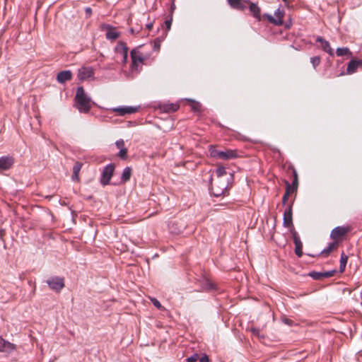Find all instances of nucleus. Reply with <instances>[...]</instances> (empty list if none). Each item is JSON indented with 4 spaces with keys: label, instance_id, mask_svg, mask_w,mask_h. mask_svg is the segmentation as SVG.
<instances>
[{
    "label": "nucleus",
    "instance_id": "f257e3e1",
    "mask_svg": "<svg viewBox=\"0 0 362 362\" xmlns=\"http://www.w3.org/2000/svg\"><path fill=\"white\" fill-rule=\"evenodd\" d=\"M233 180V174H230V177L227 180L223 179L217 180L216 182L211 183L210 191L211 194L216 197L221 195H226L228 194V187L230 182Z\"/></svg>",
    "mask_w": 362,
    "mask_h": 362
},
{
    "label": "nucleus",
    "instance_id": "f03ea898",
    "mask_svg": "<svg viewBox=\"0 0 362 362\" xmlns=\"http://www.w3.org/2000/svg\"><path fill=\"white\" fill-rule=\"evenodd\" d=\"M76 107L80 112L88 113L90 110V98L88 97L83 88L79 86L77 88L75 96Z\"/></svg>",
    "mask_w": 362,
    "mask_h": 362
},
{
    "label": "nucleus",
    "instance_id": "7ed1b4c3",
    "mask_svg": "<svg viewBox=\"0 0 362 362\" xmlns=\"http://www.w3.org/2000/svg\"><path fill=\"white\" fill-rule=\"evenodd\" d=\"M210 156L213 158H218L221 160H230L238 157L236 151L226 149V151H219L214 146H209Z\"/></svg>",
    "mask_w": 362,
    "mask_h": 362
},
{
    "label": "nucleus",
    "instance_id": "20e7f679",
    "mask_svg": "<svg viewBox=\"0 0 362 362\" xmlns=\"http://www.w3.org/2000/svg\"><path fill=\"white\" fill-rule=\"evenodd\" d=\"M115 168L113 163H110L103 168L100 179L102 185L105 186L110 184V181L115 172Z\"/></svg>",
    "mask_w": 362,
    "mask_h": 362
},
{
    "label": "nucleus",
    "instance_id": "39448f33",
    "mask_svg": "<svg viewBox=\"0 0 362 362\" xmlns=\"http://www.w3.org/2000/svg\"><path fill=\"white\" fill-rule=\"evenodd\" d=\"M49 287L56 291L59 292L64 287V279L60 276H51L46 281Z\"/></svg>",
    "mask_w": 362,
    "mask_h": 362
},
{
    "label": "nucleus",
    "instance_id": "423d86ee",
    "mask_svg": "<svg viewBox=\"0 0 362 362\" xmlns=\"http://www.w3.org/2000/svg\"><path fill=\"white\" fill-rule=\"evenodd\" d=\"M274 15L276 18L273 17L272 15L269 13H264V18L267 19L268 21L275 25H283V18L284 16V9L277 8L275 12Z\"/></svg>",
    "mask_w": 362,
    "mask_h": 362
},
{
    "label": "nucleus",
    "instance_id": "0eeeda50",
    "mask_svg": "<svg viewBox=\"0 0 362 362\" xmlns=\"http://www.w3.org/2000/svg\"><path fill=\"white\" fill-rule=\"evenodd\" d=\"M15 163V159L11 156L0 157V173L11 169Z\"/></svg>",
    "mask_w": 362,
    "mask_h": 362
},
{
    "label": "nucleus",
    "instance_id": "6e6552de",
    "mask_svg": "<svg viewBox=\"0 0 362 362\" xmlns=\"http://www.w3.org/2000/svg\"><path fill=\"white\" fill-rule=\"evenodd\" d=\"M284 226L290 228V231L293 233L294 230L293 220H292V208L289 206L287 210L284 214Z\"/></svg>",
    "mask_w": 362,
    "mask_h": 362
},
{
    "label": "nucleus",
    "instance_id": "1a4fd4ad",
    "mask_svg": "<svg viewBox=\"0 0 362 362\" xmlns=\"http://www.w3.org/2000/svg\"><path fill=\"white\" fill-rule=\"evenodd\" d=\"M94 76V71L90 66H82L78 71V78L80 81H84Z\"/></svg>",
    "mask_w": 362,
    "mask_h": 362
},
{
    "label": "nucleus",
    "instance_id": "9d476101",
    "mask_svg": "<svg viewBox=\"0 0 362 362\" xmlns=\"http://www.w3.org/2000/svg\"><path fill=\"white\" fill-rule=\"evenodd\" d=\"M292 236L295 244V253L298 257H300L303 255V243L296 230H293Z\"/></svg>",
    "mask_w": 362,
    "mask_h": 362
},
{
    "label": "nucleus",
    "instance_id": "9b49d317",
    "mask_svg": "<svg viewBox=\"0 0 362 362\" xmlns=\"http://www.w3.org/2000/svg\"><path fill=\"white\" fill-rule=\"evenodd\" d=\"M348 231V228L337 226L331 231L330 238L333 240H337L345 235Z\"/></svg>",
    "mask_w": 362,
    "mask_h": 362
},
{
    "label": "nucleus",
    "instance_id": "f8f14e48",
    "mask_svg": "<svg viewBox=\"0 0 362 362\" xmlns=\"http://www.w3.org/2000/svg\"><path fill=\"white\" fill-rule=\"evenodd\" d=\"M131 58L133 67L137 66L139 64L143 63L144 61L143 54L140 53L136 49H134L131 51Z\"/></svg>",
    "mask_w": 362,
    "mask_h": 362
},
{
    "label": "nucleus",
    "instance_id": "ddd939ff",
    "mask_svg": "<svg viewBox=\"0 0 362 362\" xmlns=\"http://www.w3.org/2000/svg\"><path fill=\"white\" fill-rule=\"evenodd\" d=\"M316 41L317 42L321 43V47L323 49V51H325V52L328 53L332 57L334 56V51H333L332 48L331 47L330 44H329V42L328 41L325 40L321 36H317L316 37Z\"/></svg>",
    "mask_w": 362,
    "mask_h": 362
},
{
    "label": "nucleus",
    "instance_id": "4468645a",
    "mask_svg": "<svg viewBox=\"0 0 362 362\" xmlns=\"http://www.w3.org/2000/svg\"><path fill=\"white\" fill-rule=\"evenodd\" d=\"M199 285L202 288V291H212L216 288L215 285L208 279L202 277L198 280Z\"/></svg>",
    "mask_w": 362,
    "mask_h": 362
},
{
    "label": "nucleus",
    "instance_id": "2eb2a0df",
    "mask_svg": "<svg viewBox=\"0 0 362 362\" xmlns=\"http://www.w3.org/2000/svg\"><path fill=\"white\" fill-rule=\"evenodd\" d=\"M72 78V73L69 70L62 71L57 74V80L60 83H64Z\"/></svg>",
    "mask_w": 362,
    "mask_h": 362
},
{
    "label": "nucleus",
    "instance_id": "dca6fc26",
    "mask_svg": "<svg viewBox=\"0 0 362 362\" xmlns=\"http://www.w3.org/2000/svg\"><path fill=\"white\" fill-rule=\"evenodd\" d=\"M16 349L15 344L1 338L0 352H11Z\"/></svg>",
    "mask_w": 362,
    "mask_h": 362
},
{
    "label": "nucleus",
    "instance_id": "f3484780",
    "mask_svg": "<svg viewBox=\"0 0 362 362\" xmlns=\"http://www.w3.org/2000/svg\"><path fill=\"white\" fill-rule=\"evenodd\" d=\"M115 112L119 113V115L124 116L127 114H132L138 110V107L132 106L119 107L113 110Z\"/></svg>",
    "mask_w": 362,
    "mask_h": 362
},
{
    "label": "nucleus",
    "instance_id": "a211bd4d",
    "mask_svg": "<svg viewBox=\"0 0 362 362\" xmlns=\"http://www.w3.org/2000/svg\"><path fill=\"white\" fill-rule=\"evenodd\" d=\"M362 66V60L351 59L347 65L346 71L349 74L355 73L358 66Z\"/></svg>",
    "mask_w": 362,
    "mask_h": 362
},
{
    "label": "nucleus",
    "instance_id": "6ab92c4d",
    "mask_svg": "<svg viewBox=\"0 0 362 362\" xmlns=\"http://www.w3.org/2000/svg\"><path fill=\"white\" fill-rule=\"evenodd\" d=\"M83 166V163L78 161H76L73 166V174L71 176V180L74 182L79 181V173Z\"/></svg>",
    "mask_w": 362,
    "mask_h": 362
},
{
    "label": "nucleus",
    "instance_id": "aec40b11",
    "mask_svg": "<svg viewBox=\"0 0 362 362\" xmlns=\"http://www.w3.org/2000/svg\"><path fill=\"white\" fill-rule=\"evenodd\" d=\"M250 11L255 18H257L258 21L261 20L260 8L257 6V4L250 2Z\"/></svg>",
    "mask_w": 362,
    "mask_h": 362
},
{
    "label": "nucleus",
    "instance_id": "412c9836",
    "mask_svg": "<svg viewBox=\"0 0 362 362\" xmlns=\"http://www.w3.org/2000/svg\"><path fill=\"white\" fill-rule=\"evenodd\" d=\"M132 170L130 167H126L123 170L122 175H121V182L122 183L124 184L130 180L131 176H132Z\"/></svg>",
    "mask_w": 362,
    "mask_h": 362
},
{
    "label": "nucleus",
    "instance_id": "4be33fe9",
    "mask_svg": "<svg viewBox=\"0 0 362 362\" xmlns=\"http://www.w3.org/2000/svg\"><path fill=\"white\" fill-rule=\"evenodd\" d=\"M229 5L235 9L243 10L245 6L242 2V0H228Z\"/></svg>",
    "mask_w": 362,
    "mask_h": 362
},
{
    "label": "nucleus",
    "instance_id": "5701e85b",
    "mask_svg": "<svg viewBox=\"0 0 362 362\" xmlns=\"http://www.w3.org/2000/svg\"><path fill=\"white\" fill-rule=\"evenodd\" d=\"M337 246V243L336 242H332V243H330L328 246L325 248L324 250H322L320 252V255L325 256V257H327L328 256L330 252L334 249L336 248Z\"/></svg>",
    "mask_w": 362,
    "mask_h": 362
},
{
    "label": "nucleus",
    "instance_id": "b1692460",
    "mask_svg": "<svg viewBox=\"0 0 362 362\" xmlns=\"http://www.w3.org/2000/svg\"><path fill=\"white\" fill-rule=\"evenodd\" d=\"M128 47L124 42H119L117 46L115 47V51L117 54H123L126 52H128Z\"/></svg>",
    "mask_w": 362,
    "mask_h": 362
},
{
    "label": "nucleus",
    "instance_id": "393cba45",
    "mask_svg": "<svg viewBox=\"0 0 362 362\" xmlns=\"http://www.w3.org/2000/svg\"><path fill=\"white\" fill-rule=\"evenodd\" d=\"M348 261V256L342 252L340 257V265H339V272L343 273L345 270L346 265Z\"/></svg>",
    "mask_w": 362,
    "mask_h": 362
},
{
    "label": "nucleus",
    "instance_id": "a878e982",
    "mask_svg": "<svg viewBox=\"0 0 362 362\" xmlns=\"http://www.w3.org/2000/svg\"><path fill=\"white\" fill-rule=\"evenodd\" d=\"M336 54L339 57H343L346 55L351 57L352 52L348 47H339L336 50Z\"/></svg>",
    "mask_w": 362,
    "mask_h": 362
},
{
    "label": "nucleus",
    "instance_id": "bb28decb",
    "mask_svg": "<svg viewBox=\"0 0 362 362\" xmlns=\"http://www.w3.org/2000/svg\"><path fill=\"white\" fill-rule=\"evenodd\" d=\"M179 108V105L177 104H167L162 107V110L165 112H176Z\"/></svg>",
    "mask_w": 362,
    "mask_h": 362
},
{
    "label": "nucleus",
    "instance_id": "cd10ccee",
    "mask_svg": "<svg viewBox=\"0 0 362 362\" xmlns=\"http://www.w3.org/2000/svg\"><path fill=\"white\" fill-rule=\"evenodd\" d=\"M119 35V33L114 30H109L106 33V38L108 40H116Z\"/></svg>",
    "mask_w": 362,
    "mask_h": 362
},
{
    "label": "nucleus",
    "instance_id": "c85d7f7f",
    "mask_svg": "<svg viewBox=\"0 0 362 362\" xmlns=\"http://www.w3.org/2000/svg\"><path fill=\"white\" fill-rule=\"evenodd\" d=\"M216 175L217 176L218 180L222 179V177L226 175V170L225 167L218 166L216 170Z\"/></svg>",
    "mask_w": 362,
    "mask_h": 362
},
{
    "label": "nucleus",
    "instance_id": "c756f323",
    "mask_svg": "<svg viewBox=\"0 0 362 362\" xmlns=\"http://www.w3.org/2000/svg\"><path fill=\"white\" fill-rule=\"evenodd\" d=\"M293 180L291 185L294 187V190H297L298 186V173L295 169L293 170Z\"/></svg>",
    "mask_w": 362,
    "mask_h": 362
},
{
    "label": "nucleus",
    "instance_id": "7c9ffc66",
    "mask_svg": "<svg viewBox=\"0 0 362 362\" xmlns=\"http://www.w3.org/2000/svg\"><path fill=\"white\" fill-rule=\"evenodd\" d=\"M309 276L315 280H320L323 279L322 272H311L309 273Z\"/></svg>",
    "mask_w": 362,
    "mask_h": 362
},
{
    "label": "nucleus",
    "instance_id": "2f4dec72",
    "mask_svg": "<svg viewBox=\"0 0 362 362\" xmlns=\"http://www.w3.org/2000/svg\"><path fill=\"white\" fill-rule=\"evenodd\" d=\"M320 57L318 56L310 58V63L312 64L314 69H315L320 63Z\"/></svg>",
    "mask_w": 362,
    "mask_h": 362
},
{
    "label": "nucleus",
    "instance_id": "473e14b6",
    "mask_svg": "<svg viewBox=\"0 0 362 362\" xmlns=\"http://www.w3.org/2000/svg\"><path fill=\"white\" fill-rule=\"evenodd\" d=\"M285 185H286V191L285 192H288V193L289 194L297 192V190H294V187L293 185H291L288 181H285Z\"/></svg>",
    "mask_w": 362,
    "mask_h": 362
},
{
    "label": "nucleus",
    "instance_id": "72a5a7b5",
    "mask_svg": "<svg viewBox=\"0 0 362 362\" xmlns=\"http://www.w3.org/2000/svg\"><path fill=\"white\" fill-rule=\"evenodd\" d=\"M192 103L191 105L192 110L194 112H200L201 111V105L199 103L191 100Z\"/></svg>",
    "mask_w": 362,
    "mask_h": 362
},
{
    "label": "nucleus",
    "instance_id": "f704fd0d",
    "mask_svg": "<svg viewBox=\"0 0 362 362\" xmlns=\"http://www.w3.org/2000/svg\"><path fill=\"white\" fill-rule=\"evenodd\" d=\"M117 155L121 159H126L127 157V148L120 149Z\"/></svg>",
    "mask_w": 362,
    "mask_h": 362
},
{
    "label": "nucleus",
    "instance_id": "c9c22d12",
    "mask_svg": "<svg viewBox=\"0 0 362 362\" xmlns=\"http://www.w3.org/2000/svg\"><path fill=\"white\" fill-rule=\"evenodd\" d=\"M335 273H336V270H331V271L322 272L323 279L333 276Z\"/></svg>",
    "mask_w": 362,
    "mask_h": 362
},
{
    "label": "nucleus",
    "instance_id": "e433bc0d",
    "mask_svg": "<svg viewBox=\"0 0 362 362\" xmlns=\"http://www.w3.org/2000/svg\"><path fill=\"white\" fill-rule=\"evenodd\" d=\"M115 145H116L117 148H119V150L120 149H123V148H125V146H124V141L123 139L117 140L115 142Z\"/></svg>",
    "mask_w": 362,
    "mask_h": 362
},
{
    "label": "nucleus",
    "instance_id": "4c0bfd02",
    "mask_svg": "<svg viewBox=\"0 0 362 362\" xmlns=\"http://www.w3.org/2000/svg\"><path fill=\"white\" fill-rule=\"evenodd\" d=\"M198 359V355L197 354H193L190 357L185 359L186 362H196Z\"/></svg>",
    "mask_w": 362,
    "mask_h": 362
},
{
    "label": "nucleus",
    "instance_id": "58836bf2",
    "mask_svg": "<svg viewBox=\"0 0 362 362\" xmlns=\"http://www.w3.org/2000/svg\"><path fill=\"white\" fill-rule=\"evenodd\" d=\"M151 302L156 308H157L158 309H160L162 308L160 303L156 298H151Z\"/></svg>",
    "mask_w": 362,
    "mask_h": 362
},
{
    "label": "nucleus",
    "instance_id": "ea45409f",
    "mask_svg": "<svg viewBox=\"0 0 362 362\" xmlns=\"http://www.w3.org/2000/svg\"><path fill=\"white\" fill-rule=\"evenodd\" d=\"M250 331H251V332L252 333L253 335L257 336L258 337H259V329L258 328L252 327L250 329Z\"/></svg>",
    "mask_w": 362,
    "mask_h": 362
},
{
    "label": "nucleus",
    "instance_id": "a19ab883",
    "mask_svg": "<svg viewBox=\"0 0 362 362\" xmlns=\"http://www.w3.org/2000/svg\"><path fill=\"white\" fill-rule=\"evenodd\" d=\"M289 196H290V194L288 193V192H284V196L282 197V203H283L284 205L286 204V203Z\"/></svg>",
    "mask_w": 362,
    "mask_h": 362
},
{
    "label": "nucleus",
    "instance_id": "79ce46f5",
    "mask_svg": "<svg viewBox=\"0 0 362 362\" xmlns=\"http://www.w3.org/2000/svg\"><path fill=\"white\" fill-rule=\"evenodd\" d=\"M209 357L204 354L202 357L199 358V362H209Z\"/></svg>",
    "mask_w": 362,
    "mask_h": 362
},
{
    "label": "nucleus",
    "instance_id": "37998d69",
    "mask_svg": "<svg viewBox=\"0 0 362 362\" xmlns=\"http://www.w3.org/2000/svg\"><path fill=\"white\" fill-rule=\"evenodd\" d=\"M165 24L166 28H167L168 30H170V27H171V24H172V19L166 20V21H165Z\"/></svg>",
    "mask_w": 362,
    "mask_h": 362
},
{
    "label": "nucleus",
    "instance_id": "c03bdc74",
    "mask_svg": "<svg viewBox=\"0 0 362 362\" xmlns=\"http://www.w3.org/2000/svg\"><path fill=\"white\" fill-rule=\"evenodd\" d=\"M122 62H123V63L125 64L127 62L128 52H126V53L122 54Z\"/></svg>",
    "mask_w": 362,
    "mask_h": 362
},
{
    "label": "nucleus",
    "instance_id": "a18cd8bd",
    "mask_svg": "<svg viewBox=\"0 0 362 362\" xmlns=\"http://www.w3.org/2000/svg\"><path fill=\"white\" fill-rule=\"evenodd\" d=\"M283 322L286 324V325H291L293 324V321L290 319H288V318H284L283 320Z\"/></svg>",
    "mask_w": 362,
    "mask_h": 362
},
{
    "label": "nucleus",
    "instance_id": "49530a36",
    "mask_svg": "<svg viewBox=\"0 0 362 362\" xmlns=\"http://www.w3.org/2000/svg\"><path fill=\"white\" fill-rule=\"evenodd\" d=\"M85 11H86V13H88V14H89V15H90V14H91V13H92V10H91V8H89V7L86 8Z\"/></svg>",
    "mask_w": 362,
    "mask_h": 362
},
{
    "label": "nucleus",
    "instance_id": "de8ad7c7",
    "mask_svg": "<svg viewBox=\"0 0 362 362\" xmlns=\"http://www.w3.org/2000/svg\"><path fill=\"white\" fill-rule=\"evenodd\" d=\"M152 27H153V23H151L146 25V28L148 30H151L152 28Z\"/></svg>",
    "mask_w": 362,
    "mask_h": 362
},
{
    "label": "nucleus",
    "instance_id": "09e8293b",
    "mask_svg": "<svg viewBox=\"0 0 362 362\" xmlns=\"http://www.w3.org/2000/svg\"><path fill=\"white\" fill-rule=\"evenodd\" d=\"M154 47L155 49H158L160 48V44L157 43L156 42H154Z\"/></svg>",
    "mask_w": 362,
    "mask_h": 362
},
{
    "label": "nucleus",
    "instance_id": "8fccbe9b",
    "mask_svg": "<svg viewBox=\"0 0 362 362\" xmlns=\"http://www.w3.org/2000/svg\"><path fill=\"white\" fill-rule=\"evenodd\" d=\"M35 287H34L33 291V294L35 293Z\"/></svg>",
    "mask_w": 362,
    "mask_h": 362
},
{
    "label": "nucleus",
    "instance_id": "3c124183",
    "mask_svg": "<svg viewBox=\"0 0 362 362\" xmlns=\"http://www.w3.org/2000/svg\"><path fill=\"white\" fill-rule=\"evenodd\" d=\"M282 1L286 3V2H287L288 0H282Z\"/></svg>",
    "mask_w": 362,
    "mask_h": 362
}]
</instances>
